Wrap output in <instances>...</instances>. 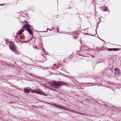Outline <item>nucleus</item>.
<instances>
[{
  "label": "nucleus",
  "instance_id": "nucleus-1",
  "mask_svg": "<svg viewBox=\"0 0 121 121\" xmlns=\"http://www.w3.org/2000/svg\"><path fill=\"white\" fill-rule=\"evenodd\" d=\"M50 85L52 87L58 89V86H60L62 85H67V84L65 82H63L61 81H54L52 82Z\"/></svg>",
  "mask_w": 121,
  "mask_h": 121
},
{
  "label": "nucleus",
  "instance_id": "nucleus-2",
  "mask_svg": "<svg viewBox=\"0 0 121 121\" xmlns=\"http://www.w3.org/2000/svg\"><path fill=\"white\" fill-rule=\"evenodd\" d=\"M9 48L12 51L14 52L17 51V48L12 42H11L9 43Z\"/></svg>",
  "mask_w": 121,
  "mask_h": 121
},
{
  "label": "nucleus",
  "instance_id": "nucleus-3",
  "mask_svg": "<svg viewBox=\"0 0 121 121\" xmlns=\"http://www.w3.org/2000/svg\"><path fill=\"white\" fill-rule=\"evenodd\" d=\"M53 106L55 107H57L59 108L63 109L64 110H67V109L66 108H65L64 107L60 106L57 104H54L53 105Z\"/></svg>",
  "mask_w": 121,
  "mask_h": 121
},
{
  "label": "nucleus",
  "instance_id": "nucleus-4",
  "mask_svg": "<svg viewBox=\"0 0 121 121\" xmlns=\"http://www.w3.org/2000/svg\"><path fill=\"white\" fill-rule=\"evenodd\" d=\"M34 92L35 93L38 94H42L44 95H45V94L44 93H43L40 90H38L37 91H35L34 90Z\"/></svg>",
  "mask_w": 121,
  "mask_h": 121
},
{
  "label": "nucleus",
  "instance_id": "nucleus-5",
  "mask_svg": "<svg viewBox=\"0 0 121 121\" xmlns=\"http://www.w3.org/2000/svg\"><path fill=\"white\" fill-rule=\"evenodd\" d=\"M115 74H120L121 72L120 70L118 68H116L115 69Z\"/></svg>",
  "mask_w": 121,
  "mask_h": 121
},
{
  "label": "nucleus",
  "instance_id": "nucleus-6",
  "mask_svg": "<svg viewBox=\"0 0 121 121\" xmlns=\"http://www.w3.org/2000/svg\"><path fill=\"white\" fill-rule=\"evenodd\" d=\"M26 30L31 35H33V33L32 32V29L29 28H28L26 29Z\"/></svg>",
  "mask_w": 121,
  "mask_h": 121
},
{
  "label": "nucleus",
  "instance_id": "nucleus-7",
  "mask_svg": "<svg viewBox=\"0 0 121 121\" xmlns=\"http://www.w3.org/2000/svg\"><path fill=\"white\" fill-rule=\"evenodd\" d=\"M31 26L30 25L28 24H26L25 25L23 26V29L25 28H29Z\"/></svg>",
  "mask_w": 121,
  "mask_h": 121
},
{
  "label": "nucleus",
  "instance_id": "nucleus-8",
  "mask_svg": "<svg viewBox=\"0 0 121 121\" xmlns=\"http://www.w3.org/2000/svg\"><path fill=\"white\" fill-rule=\"evenodd\" d=\"M119 50V49L117 48H108L107 50L109 51H117L118 50Z\"/></svg>",
  "mask_w": 121,
  "mask_h": 121
},
{
  "label": "nucleus",
  "instance_id": "nucleus-9",
  "mask_svg": "<svg viewBox=\"0 0 121 121\" xmlns=\"http://www.w3.org/2000/svg\"><path fill=\"white\" fill-rule=\"evenodd\" d=\"M24 31V30L22 29L21 30L19 31L17 33V35H20Z\"/></svg>",
  "mask_w": 121,
  "mask_h": 121
},
{
  "label": "nucleus",
  "instance_id": "nucleus-10",
  "mask_svg": "<svg viewBox=\"0 0 121 121\" xmlns=\"http://www.w3.org/2000/svg\"><path fill=\"white\" fill-rule=\"evenodd\" d=\"M25 92L26 93H29L30 92V89H29L26 88H25L24 89Z\"/></svg>",
  "mask_w": 121,
  "mask_h": 121
},
{
  "label": "nucleus",
  "instance_id": "nucleus-11",
  "mask_svg": "<svg viewBox=\"0 0 121 121\" xmlns=\"http://www.w3.org/2000/svg\"><path fill=\"white\" fill-rule=\"evenodd\" d=\"M34 90H32L31 89H30V92L31 93H33L34 92Z\"/></svg>",
  "mask_w": 121,
  "mask_h": 121
},
{
  "label": "nucleus",
  "instance_id": "nucleus-12",
  "mask_svg": "<svg viewBox=\"0 0 121 121\" xmlns=\"http://www.w3.org/2000/svg\"><path fill=\"white\" fill-rule=\"evenodd\" d=\"M16 52L15 53L16 54H19V52L17 50V51L16 52Z\"/></svg>",
  "mask_w": 121,
  "mask_h": 121
},
{
  "label": "nucleus",
  "instance_id": "nucleus-13",
  "mask_svg": "<svg viewBox=\"0 0 121 121\" xmlns=\"http://www.w3.org/2000/svg\"><path fill=\"white\" fill-rule=\"evenodd\" d=\"M103 11H107V9L105 8V9H104L103 10Z\"/></svg>",
  "mask_w": 121,
  "mask_h": 121
},
{
  "label": "nucleus",
  "instance_id": "nucleus-14",
  "mask_svg": "<svg viewBox=\"0 0 121 121\" xmlns=\"http://www.w3.org/2000/svg\"><path fill=\"white\" fill-rule=\"evenodd\" d=\"M57 32H58L59 33V29H58V28L57 29Z\"/></svg>",
  "mask_w": 121,
  "mask_h": 121
},
{
  "label": "nucleus",
  "instance_id": "nucleus-15",
  "mask_svg": "<svg viewBox=\"0 0 121 121\" xmlns=\"http://www.w3.org/2000/svg\"><path fill=\"white\" fill-rule=\"evenodd\" d=\"M26 21V22H25V23H28V22L27 21Z\"/></svg>",
  "mask_w": 121,
  "mask_h": 121
},
{
  "label": "nucleus",
  "instance_id": "nucleus-16",
  "mask_svg": "<svg viewBox=\"0 0 121 121\" xmlns=\"http://www.w3.org/2000/svg\"><path fill=\"white\" fill-rule=\"evenodd\" d=\"M67 59H65V60H63V61L64 62H65V60H67Z\"/></svg>",
  "mask_w": 121,
  "mask_h": 121
},
{
  "label": "nucleus",
  "instance_id": "nucleus-17",
  "mask_svg": "<svg viewBox=\"0 0 121 121\" xmlns=\"http://www.w3.org/2000/svg\"><path fill=\"white\" fill-rule=\"evenodd\" d=\"M81 114L82 115H84L83 114Z\"/></svg>",
  "mask_w": 121,
  "mask_h": 121
},
{
  "label": "nucleus",
  "instance_id": "nucleus-18",
  "mask_svg": "<svg viewBox=\"0 0 121 121\" xmlns=\"http://www.w3.org/2000/svg\"><path fill=\"white\" fill-rule=\"evenodd\" d=\"M54 65L55 66H56V65H55V64H54Z\"/></svg>",
  "mask_w": 121,
  "mask_h": 121
}]
</instances>
